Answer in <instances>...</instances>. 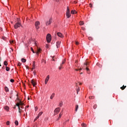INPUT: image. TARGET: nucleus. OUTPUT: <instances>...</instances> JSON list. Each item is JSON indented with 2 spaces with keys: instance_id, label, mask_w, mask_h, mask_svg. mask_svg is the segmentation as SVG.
<instances>
[{
  "instance_id": "1",
  "label": "nucleus",
  "mask_w": 127,
  "mask_h": 127,
  "mask_svg": "<svg viewBox=\"0 0 127 127\" xmlns=\"http://www.w3.org/2000/svg\"><path fill=\"white\" fill-rule=\"evenodd\" d=\"M88 67H89V63L85 62L84 63L83 68H85V70H86V71H90V69H89V68H88Z\"/></svg>"
},
{
  "instance_id": "2",
  "label": "nucleus",
  "mask_w": 127,
  "mask_h": 127,
  "mask_svg": "<svg viewBox=\"0 0 127 127\" xmlns=\"http://www.w3.org/2000/svg\"><path fill=\"white\" fill-rule=\"evenodd\" d=\"M66 16L67 18H69L71 16V14L70 13V10L69 9V7H67Z\"/></svg>"
},
{
  "instance_id": "3",
  "label": "nucleus",
  "mask_w": 127,
  "mask_h": 127,
  "mask_svg": "<svg viewBox=\"0 0 127 127\" xmlns=\"http://www.w3.org/2000/svg\"><path fill=\"white\" fill-rule=\"evenodd\" d=\"M47 41L48 43H50L51 41V35L50 34H48L46 37Z\"/></svg>"
},
{
  "instance_id": "4",
  "label": "nucleus",
  "mask_w": 127,
  "mask_h": 127,
  "mask_svg": "<svg viewBox=\"0 0 127 127\" xmlns=\"http://www.w3.org/2000/svg\"><path fill=\"white\" fill-rule=\"evenodd\" d=\"M21 26V24L19 22H17L16 24H15L14 27L15 29H17L18 27H20Z\"/></svg>"
},
{
  "instance_id": "5",
  "label": "nucleus",
  "mask_w": 127,
  "mask_h": 127,
  "mask_svg": "<svg viewBox=\"0 0 127 127\" xmlns=\"http://www.w3.org/2000/svg\"><path fill=\"white\" fill-rule=\"evenodd\" d=\"M54 112H55L54 116H55V115H57V114H59V112H60V108H59V107L57 108L55 110Z\"/></svg>"
},
{
  "instance_id": "6",
  "label": "nucleus",
  "mask_w": 127,
  "mask_h": 127,
  "mask_svg": "<svg viewBox=\"0 0 127 127\" xmlns=\"http://www.w3.org/2000/svg\"><path fill=\"white\" fill-rule=\"evenodd\" d=\"M24 105V103H22V102L20 101L19 103H17L16 104V107H20V106H23Z\"/></svg>"
},
{
  "instance_id": "7",
  "label": "nucleus",
  "mask_w": 127,
  "mask_h": 127,
  "mask_svg": "<svg viewBox=\"0 0 127 127\" xmlns=\"http://www.w3.org/2000/svg\"><path fill=\"white\" fill-rule=\"evenodd\" d=\"M40 24V23L39 22V21H36L35 23V25L36 26V29H39V26H38V25H39Z\"/></svg>"
},
{
  "instance_id": "8",
  "label": "nucleus",
  "mask_w": 127,
  "mask_h": 127,
  "mask_svg": "<svg viewBox=\"0 0 127 127\" xmlns=\"http://www.w3.org/2000/svg\"><path fill=\"white\" fill-rule=\"evenodd\" d=\"M31 83H32V85H33V86L34 87H35V86H36V81H35L34 79H32L31 81Z\"/></svg>"
},
{
  "instance_id": "9",
  "label": "nucleus",
  "mask_w": 127,
  "mask_h": 127,
  "mask_svg": "<svg viewBox=\"0 0 127 127\" xmlns=\"http://www.w3.org/2000/svg\"><path fill=\"white\" fill-rule=\"evenodd\" d=\"M57 34L58 36H59V37H61V38H63V37H64V36H63V34H62V33H61V32H58Z\"/></svg>"
},
{
  "instance_id": "10",
  "label": "nucleus",
  "mask_w": 127,
  "mask_h": 127,
  "mask_svg": "<svg viewBox=\"0 0 127 127\" xmlns=\"http://www.w3.org/2000/svg\"><path fill=\"white\" fill-rule=\"evenodd\" d=\"M52 19L50 18L48 21H47L46 23V25H50L51 24Z\"/></svg>"
},
{
  "instance_id": "11",
  "label": "nucleus",
  "mask_w": 127,
  "mask_h": 127,
  "mask_svg": "<svg viewBox=\"0 0 127 127\" xmlns=\"http://www.w3.org/2000/svg\"><path fill=\"white\" fill-rule=\"evenodd\" d=\"M50 76L49 75H47L46 79H45V84L46 85V84H47V83H48V81H49V79H50Z\"/></svg>"
},
{
  "instance_id": "12",
  "label": "nucleus",
  "mask_w": 127,
  "mask_h": 127,
  "mask_svg": "<svg viewBox=\"0 0 127 127\" xmlns=\"http://www.w3.org/2000/svg\"><path fill=\"white\" fill-rule=\"evenodd\" d=\"M63 115V113H62V112H61L60 114L59 117L58 118V119L57 120V121H59V120H60V119H61V117H62V115Z\"/></svg>"
},
{
  "instance_id": "13",
  "label": "nucleus",
  "mask_w": 127,
  "mask_h": 127,
  "mask_svg": "<svg viewBox=\"0 0 127 127\" xmlns=\"http://www.w3.org/2000/svg\"><path fill=\"white\" fill-rule=\"evenodd\" d=\"M40 52H41V49L40 48H38L37 52H36L37 55H39Z\"/></svg>"
},
{
  "instance_id": "14",
  "label": "nucleus",
  "mask_w": 127,
  "mask_h": 127,
  "mask_svg": "<svg viewBox=\"0 0 127 127\" xmlns=\"http://www.w3.org/2000/svg\"><path fill=\"white\" fill-rule=\"evenodd\" d=\"M18 113L19 114H21V113H22V109H20V107H18Z\"/></svg>"
},
{
  "instance_id": "15",
  "label": "nucleus",
  "mask_w": 127,
  "mask_h": 127,
  "mask_svg": "<svg viewBox=\"0 0 127 127\" xmlns=\"http://www.w3.org/2000/svg\"><path fill=\"white\" fill-rule=\"evenodd\" d=\"M71 14H76V13H77V11L75 10H72L71 11Z\"/></svg>"
},
{
  "instance_id": "16",
  "label": "nucleus",
  "mask_w": 127,
  "mask_h": 127,
  "mask_svg": "<svg viewBox=\"0 0 127 127\" xmlns=\"http://www.w3.org/2000/svg\"><path fill=\"white\" fill-rule=\"evenodd\" d=\"M55 96V93H53L52 95L50 96V99L52 100L53 98H54V96Z\"/></svg>"
},
{
  "instance_id": "17",
  "label": "nucleus",
  "mask_w": 127,
  "mask_h": 127,
  "mask_svg": "<svg viewBox=\"0 0 127 127\" xmlns=\"http://www.w3.org/2000/svg\"><path fill=\"white\" fill-rule=\"evenodd\" d=\"M126 88H127V86L123 85L120 88L121 89V90H124Z\"/></svg>"
},
{
  "instance_id": "18",
  "label": "nucleus",
  "mask_w": 127,
  "mask_h": 127,
  "mask_svg": "<svg viewBox=\"0 0 127 127\" xmlns=\"http://www.w3.org/2000/svg\"><path fill=\"white\" fill-rule=\"evenodd\" d=\"M60 43H61V42H57V48H58L60 45Z\"/></svg>"
},
{
  "instance_id": "19",
  "label": "nucleus",
  "mask_w": 127,
  "mask_h": 127,
  "mask_svg": "<svg viewBox=\"0 0 127 127\" xmlns=\"http://www.w3.org/2000/svg\"><path fill=\"white\" fill-rule=\"evenodd\" d=\"M3 64L5 66H7L8 64L7 63V62L5 61L3 62Z\"/></svg>"
},
{
  "instance_id": "20",
  "label": "nucleus",
  "mask_w": 127,
  "mask_h": 127,
  "mask_svg": "<svg viewBox=\"0 0 127 127\" xmlns=\"http://www.w3.org/2000/svg\"><path fill=\"white\" fill-rule=\"evenodd\" d=\"M4 109L6 110V111H8L9 110V107H8V106H5Z\"/></svg>"
},
{
  "instance_id": "21",
  "label": "nucleus",
  "mask_w": 127,
  "mask_h": 127,
  "mask_svg": "<svg viewBox=\"0 0 127 127\" xmlns=\"http://www.w3.org/2000/svg\"><path fill=\"white\" fill-rule=\"evenodd\" d=\"M89 99L90 100H94V99H95V96H89Z\"/></svg>"
},
{
  "instance_id": "22",
  "label": "nucleus",
  "mask_w": 127,
  "mask_h": 127,
  "mask_svg": "<svg viewBox=\"0 0 127 127\" xmlns=\"http://www.w3.org/2000/svg\"><path fill=\"white\" fill-rule=\"evenodd\" d=\"M34 68H35V62H34L33 63V68H32V69L33 70V69H34Z\"/></svg>"
},
{
  "instance_id": "23",
  "label": "nucleus",
  "mask_w": 127,
  "mask_h": 127,
  "mask_svg": "<svg viewBox=\"0 0 127 127\" xmlns=\"http://www.w3.org/2000/svg\"><path fill=\"white\" fill-rule=\"evenodd\" d=\"M81 127H87V125H86V124H85V123H82L81 124Z\"/></svg>"
},
{
  "instance_id": "24",
  "label": "nucleus",
  "mask_w": 127,
  "mask_h": 127,
  "mask_svg": "<svg viewBox=\"0 0 127 127\" xmlns=\"http://www.w3.org/2000/svg\"><path fill=\"white\" fill-rule=\"evenodd\" d=\"M21 61L23 62V63H25V62H26V60L25 59H22Z\"/></svg>"
},
{
  "instance_id": "25",
  "label": "nucleus",
  "mask_w": 127,
  "mask_h": 127,
  "mask_svg": "<svg viewBox=\"0 0 127 127\" xmlns=\"http://www.w3.org/2000/svg\"><path fill=\"white\" fill-rule=\"evenodd\" d=\"M62 106H63V102L62 101L59 103V107H62Z\"/></svg>"
},
{
  "instance_id": "26",
  "label": "nucleus",
  "mask_w": 127,
  "mask_h": 127,
  "mask_svg": "<svg viewBox=\"0 0 127 127\" xmlns=\"http://www.w3.org/2000/svg\"><path fill=\"white\" fill-rule=\"evenodd\" d=\"M78 108H79V106L78 105H76L75 106V112H77V111H78Z\"/></svg>"
},
{
  "instance_id": "27",
  "label": "nucleus",
  "mask_w": 127,
  "mask_h": 127,
  "mask_svg": "<svg viewBox=\"0 0 127 127\" xmlns=\"http://www.w3.org/2000/svg\"><path fill=\"white\" fill-rule=\"evenodd\" d=\"M80 25H84V22L83 21H80L79 22Z\"/></svg>"
},
{
  "instance_id": "28",
  "label": "nucleus",
  "mask_w": 127,
  "mask_h": 127,
  "mask_svg": "<svg viewBox=\"0 0 127 127\" xmlns=\"http://www.w3.org/2000/svg\"><path fill=\"white\" fill-rule=\"evenodd\" d=\"M6 68V71H8L10 69V68L7 66H5Z\"/></svg>"
},
{
  "instance_id": "29",
  "label": "nucleus",
  "mask_w": 127,
  "mask_h": 127,
  "mask_svg": "<svg viewBox=\"0 0 127 127\" xmlns=\"http://www.w3.org/2000/svg\"><path fill=\"white\" fill-rule=\"evenodd\" d=\"M79 91H80V87H78L77 88H76L77 94H78Z\"/></svg>"
},
{
  "instance_id": "30",
  "label": "nucleus",
  "mask_w": 127,
  "mask_h": 127,
  "mask_svg": "<svg viewBox=\"0 0 127 127\" xmlns=\"http://www.w3.org/2000/svg\"><path fill=\"white\" fill-rule=\"evenodd\" d=\"M15 124L16 125V126H18V121H15Z\"/></svg>"
},
{
  "instance_id": "31",
  "label": "nucleus",
  "mask_w": 127,
  "mask_h": 127,
  "mask_svg": "<svg viewBox=\"0 0 127 127\" xmlns=\"http://www.w3.org/2000/svg\"><path fill=\"white\" fill-rule=\"evenodd\" d=\"M62 68H63V66L62 65V64H61V65L59 67V69L61 70V69H62Z\"/></svg>"
},
{
  "instance_id": "32",
  "label": "nucleus",
  "mask_w": 127,
  "mask_h": 127,
  "mask_svg": "<svg viewBox=\"0 0 127 127\" xmlns=\"http://www.w3.org/2000/svg\"><path fill=\"white\" fill-rule=\"evenodd\" d=\"M5 90L6 91V92H8V88H7V87H5Z\"/></svg>"
},
{
  "instance_id": "33",
  "label": "nucleus",
  "mask_w": 127,
  "mask_h": 127,
  "mask_svg": "<svg viewBox=\"0 0 127 127\" xmlns=\"http://www.w3.org/2000/svg\"><path fill=\"white\" fill-rule=\"evenodd\" d=\"M39 118V116H37L36 117V118L34 119V122H35V121H36L37 119H38Z\"/></svg>"
},
{
  "instance_id": "34",
  "label": "nucleus",
  "mask_w": 127,
  "mask_h": 127,
  "mask_svg": "<svg viewBox=\"0 0 127 127\" xmlns=\"http://www.w3.org/2000/svg\"><path fill=\"white\" fill-rule=\"evenodd\" d=\"M10 43H11V44H14V40L10 41Z\"/></svg>"
},
{
  "instance_id": "35",
  "label": "nucleus",
  "mask_w": 127,
  "mask_h": 127,
  "mask_svg": "<svg viewBox=\"0 0 127 127\" xmlns=\"http://www.w3.org/2000/svg\"><path fill=\"white\" fill-rule=\"evenodd\" d=\"M93 108H94V109H97V105H94L93 106Z\"/></svg>"
},
{
  "instance_id": "36",
  "label": "nucleus",
  "mask_w": 127,
  "mask_h": 127,
  "mask_svg": "<svg viewBox=\"0 0 127 127\" xmlns=\"http://www.w3.org/2000/svg\"><path fill=\"white\" fill-rule=\"evenodd\" d=\"M43 114V112H40L39 113V116H41L42 114Z\"/></svg>"
},
{
  "instance_id": "37",
  "label": "nucleus",
  "mask_w": 127,
  "mask_h": 127,
  "mask_svg": "<svg viewBox=\"0 0 127 127\" xmlns=\"http://www.w3.org/2000/svg\"><path fill=\"white\" fill-rule=\"evenodd\" d=\"M10 81L11 82V83H13V82H14V79H11L10 80Z\"/></svg>"
},
{
  "instance_id": "38",
  "label": "nucleus",
  "mask_w": 127,
  "mask_h": 127,
  "mask_svg": "<svg viewBox=\"0 0 127 127\" xmlns=\"http://www.w3.org/2000/svg\"><path fill=\"white\" fill-rule=\"evenodd\" d=\"M89 40H93V38L91 37H88Z\"/></svg>"
},
{
  "instance_id": "39",
  "label": "nucleus",
  "mask_w": 127,
  "mask_h": 127,
  "mask_svg": "<svg viewBox=\"0 0 127 127\" xmlns=\"http://www.w3.org/2000/svg\"><path fill=\"white\" fill-rule=\"evenodd\" d=\"M65 64V60H64V61H63L62 63L61 64L62 65H63V64Z\"/></svg>"
},
{
  "instance_id": "40",
  "label": "nucleus",
  "mask_w": 127,
  "mask_h": 127,
  "mask_svg": "<svg viewBox=\"0 0 127 127\" xmlns=\"http://www.w3.org/2000/svg\"><path fill=\"white\" fill-rule=\"evenodd\" d=\"M31 51H32L33 53H35L34 52V50H33V49L32 48H31Z\"/></svg>"
},
{
  "instance_id": "41",
  "label": "nucleus",
  "mask_w": 127,
  "mask_h": 127,
  "mask_svg": "<svg viewBox=\"0 0 127 127\" xmlns=\"http://www.w3.org/2000/svg\"><path fill=\"white\" fill-rule=\"evenodd\" d=\"M6 125H7V126H9V121H7L6 122Z\"/></svg>"
},
{
  "instance_id": "42",
  "label": "nucleus",
  "mask_w": 127,
  "mask_h": 127,
  "mask_svg": "<svg viewBox=\"0 0 127 127\" xmlns=\"http://www.w3.org/2000/svg\"><path fill=\"white\" fill-rule=\"evenodd\" d=\"M35 111L36 112V111H37V110H38V107H36L35 108Z\"/></svg>"
},
{
  "instance_id": "43",
  "label": "nucleus",
  "mask_w": 127,
  "mask_h": 127,
  "mask_svg": "<svg viewBox=\"0 0 127 127\" xmlns=\"http://www.w3.org/2000/svg\"><path fill=\"white\" fill-rule=\"evenodd\" d=\"M75 44H76V45H79V42H75Z\"/></svg>"
},
{
  "instance_id": "44",
  "label": "nucleus",
  "mask_w": 127,
  "mask_h": 127,
  "mask_svg": "<svg viewBox=\"0 0 127 127\" xmlns=\"http://www.w3.org/2000/svg\"><path fill=\"white\" fill-rule=\"evenodd\" d=\"M18 66H21V64L20 63H19L18 64Z\"/></svg>"
},
{
  "instance_id": "45",
  "label": "nucleus",
  "mask_w": 127,
  "mask_h": 127,
  "mask_svg": "<svg viewBox=\"0 0 127 127\" xmlns=\"http://www.w3.org/2000/svg\"><path fill=\"white\" fill-rule=\"evenodd\" d=\"M20 109H23V106H20Z\"/></svg>"
},
{
  "instance_id": "46",
  "label": "nucleus",
  "mask_w": 127,
  "mask_h": 127,
  "mask_svg": "<svg viewBox=\"0 0 127 127\" xmlns=\"http://www.w3.org/2000/svg\"><path fill=\"white\" fill-rule=\"evenodd\" d=\"M52 60L53 61H55V60H54V57H52Z\"/></svg>"
},
{
  "instance_id": "47",
  "label": "nucleus",
  "mask_w": 127,
  "mask_h": 127,
  "mask_svg": "<svg viewBox=\"0 0 127 127\" xmlns=\"http://www.w3.org/2000/svg\"><path fill=\"white\" fill-rule=\"evenodd\" d=\"M83 69V68H80V69H78V71H80L81 70H82Z\"/></svg>"
},
{
  "instance_id": "48",
  "label": "nucleus",
  "mask_w": 127,
  "mask_h": 127,
  "mask_svg": "<svg viewBox=\"0 0 127 127\" xmlns=\"http://www.w3.org/2000/svg\"><path fill=\"white\" fill-rule=\"evenodd\" d=\"M90 73H91V72H90V71H89V70L87 71V73H88V74H90Z\"/></svg>"
},
{
  "instance_id": "49",
  "label": "nucleus",
  "mask_w": 127,
  "mask_h": 127,
  "mask_svg": "<svg viewBox=\"0 0 127 127\" xmlns=\"http://www.w3.org/2000/svg\"><path fill=\"white\" fill-rule=\"evenodd\" d=\"M90 7H92V3L89 4Z\"/></svg>"
},
{
  "instance_id": "50",
  "label": "nucleus",
  "mask_w": 127,
  "mask_h": 127,
  "mask_svg": "<svg viewBox=\"0 0 127 127\" xmlns=\"http://www.w3.org/2000/svg\"><path fill=\"white\" fill-rule=\"evenodd\" d=\"M2 69H5V67H4V66L2 67Z\"/></svg>"
},
{
  "instance_id": "51",
  "label": "nucleus",
  "mask_w": 127,
  "mask_h": 127,
  "mask_svg": "<svg viewBox=\"0 0 127 127\" xmlns=\"http://www.w3.org/2000/svg\"><path fill=\"white\" fill-rule=\"evenodd\" d=\"M13 109H16V105L14 106V107H13Z\"/></svg>"
},
{
  "instance_id": "52",
  "label": "nucleus",
  "mask_w": 127,
  "mask_h": 127,
  "mask_svg": "<svg viewBox=\"0 0 127 127\" xmlns=\"http://www.w3.org/2000/svg\"><path fill=\"white\" fill-rule=\"evenodd\" d=\"M63 125H66V122L63 123Z\"/></svg>"
},
{
  "instance_id": "53",
  "label": "nucleus",
  "mask_w": 127,
  "mask_h": 127,
  "mask_svg": "<svg viewBox=\"0 0 127 127\" xmlns=\"http://www.w3.org/2000/svg\"><path fill=\"white\" fill-rule=\"evenodd\" d=\"M34 44H35V45H36V46L37 45L36 44V42H35V43H34Z\"/></svg>"
},
{
  "instance_id": "54",
  "label": "nucleus",
  "mask_w": 127,
  "mask_h": 127,
  "mask_svg": "<svg viewBox=\"0 0 127 127\" xmlns=\"http://www.w3.org/2000/svg\"><path fill=\"white\" fill-rule=\"evenodd\" d=\"M27 69H28V66H26Z\"/></svg>"
},
{
  "instance_id": "55",
  "label": "nucleus",
  "mask_w": 127,
  "mask_h": 127,
  "mask_svg": "<svg viewBox=\"0 0 127 127\" xmlns=\"http://www.w3.org/2000/svg\"><path fill=\"white\" fill-rule=\"evenodd\" d=\"M26 108H29V106H27Z\"/></svg>"
},
{
  "instance_id": "56",
  "label": "nucleus",
  "mask_w": 127,
  "mask_h": 127,
  "mask_svg": "<svg viewBox=\"0 0 127 127\" xmlns=\"http://www.w3.org/2000/svg\"><path fill=\"white\" fill-rule=\"evenodd\" d=\"M17 100H19V98H18V97L17 98Z\"/></svg>"
},
{
  "instance_id": "57",
  "label": "nucleus",
  "mask_w": 127,
  "mask_h": 127,
  "mask_svg": "<svg viewBox=\"0 0 127 127\" xmlns=\"http://www.w3.org/2000/svg\"><path fill=\"white\" fill-rule=\"evenodd\" d=\"M74 3H77V2H76V1H74Z\"/></svg>"
},
{
  "instance_id": "58",
  "label": "nucleus",
  "mask_w": 127,
  "mask_h": 127,
  "mask_svg": "<svg viewBox=\"0 0 127 127\" xmlns=\"http://www.w3.org/2000/svg\"><path fill=\"white\" fill-rule=\"evenodd\" d=\"M79 85H82V83H79Z\"/></svg>"
},
{
  "instance_id": "59",
  "label": "nucleus",
  "mask_w": 127,
  "mask_h": 127,
  "mask_svg": "<svg viewBox=\"0 0 127 127\" xmlns=\"http://www.w3.org/2000/svg\"><path fill=\"white\" fill-rule=\"evenodd\" d=\"M75 70H76V71H78V70H79V69H75Z\"/></svg>"
},
{
  "instance_id": "60",
  "label": "nucleus",
  "mask_w": 127,
  "mask_h": 127,
  "mask_svg": "<svg viewBox=\"0 0 127 127\" xmlns=\"http://www.w3.org/2000/svg\"><path fill=\"white\" fill-rule=\"evenodd\" d=\"M38 117H39H39H40V116H39V114H38Z\"/></svg>"
},
{
  "instance_id": "61",
  "label": "nucleus",
  "mask_w": 127,
  "mask_h": 127,
  "mask_svg": "<svg viewBox=\"0 0 127 127\" xmlns=\"http://www.w3.org/2000/svg\"><path fill=\"white\" fill-rule=\"evenodd\" d=\"M37 127V125H36V126H34V127Z\"/></svg>"
},
{
  "instance_id": "62",
  "label": "nucleus",
  "mask_w": 127,
  "mask_h": 127,
  "mask_svg": "<svg viewBox=\"0 0 127 127\" xmlns=\"http://www.w3.org/2000/svg\"><path fill=\"white\" fill-rule=\"evenodd\" d=\"M76 87L78 86V85L77 84V83H76Z\"/></svg>"
},
{
  "instance_id": "63",
  "label": "nucleus",
  "mask_w": 127,
  "mask_h": 127,
  "mask_svg": "<svg viewBox=\"0 0 127 127\" xmlns=\"http://www.w3.org/2000/svg\"><path fill=\"white\" fill-rule=\"evenodd\" d=\"M80 74H83V72H81Z\"/></svg>"
},
{
  "instance_id": "64",
  "label": "nucleus",
  "mask_w": 127,
  "mask_h": 127,
  "mask_svg": "<svg viewBox=\"0 0 127 127\" xmlns=\"http://www.w3.org/2000/svg\"><path fill=\"white\" fill-rule=\"evenodd\" d=\"M25 114H24V117H25Z\"/></svg>"
}]
</instances>
